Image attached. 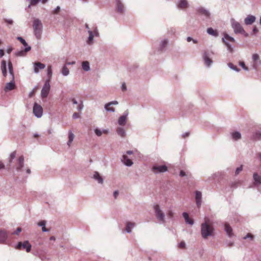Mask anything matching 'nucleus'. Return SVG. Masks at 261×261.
Returning <instances> with one entry per match:
<instances>
[{
  "label": "nucleus",
  "mask_w": 261,
  "mask_h": 261,
  "mask_svg": "<svg viewBox=\"0 0 261 261\" xmlns=\"http://www.w3.org/2000/svg\"><path fill=\"white\" fill-rule=\"evenodd\" d=\"M8 70L9 73L10 74L11 76V80L10 82L6 83V86L4 88V90L5 92H7L9 91L12 90L14 89L16 87L14 79V73L13 71V65L12 62L9 61L8 63Z\"/></svg>",
  "instance_id": "obj_1"
},
{
  "label": "nucleus",
  "mask_w": 261,
  "mask_h": 261,
  "mask_svg": "<svg viewBox=\"0 0 261 261\" xmlns=\"http://www.w3.org/2000/svg\"><path fill=\"white\" fill-rule=\"evenodd\" d=\"M33 27L35 36L37 39H40L41 37L43 29L41 21L38 18L35 19L33 21Z\"/></svg>",
  "instance_id": "obj_2"
},
{
  "label": "nucleus",
  "mask_w": 261,
  "mask_h": 261,
  "mask_svg": "<svg viewBox=\"0 0 261 261\" xmlns=\"http://www.w3.org/2000/svg\"><path fill=\"white\" fill-rule=\"evenodd\" d=\"M153 210L154 212L155 216L159 222L160 224L165 223V215L164 212L162 210L160 205L158 204H154L153 205Z\"/></svg>",
  "instance_id": "obj_3"
},
{
  "label": "nucleus",
  "mask_w": 261,
  "mask_h": 261,
  "mask_svg": "<svg viewBox=\"0 0 261 261\" xmlns=\"http://www.w3.org/2000/svg\"><path fill=\"white\" fill-rule=\"evenodd\" d=\"M201 236L204 239L212 235L213 228L206 222L203 223L201 226Z\"/></svg>",
  "instance_id": "obj_4"
},
{
  "label": "nucleus",
  "mask_w": 261,
  "mask_h": 261,
  "mask_svg": "<svg viewBox=\"0 0 261 261\" xmlns=\"http://www.w3.org/2000/svg\"><path fill=\"white\" fill-rule=\"evenodd\" d=\"M222 41L226 46L227 50L229 52L232 53L233 51V46L229 43V42L234 43L236 42L234 38L230 36L227 34L224 33L223 37L222 38Z\"/></svg>",
  "instance_id": "obj_5"
},
{
  "label": "nucleus",
  "mask_w": 261,
  "mask_h": 261,
  "mask_svg": "<svg viewBox=\"0 0 261 261\" xmlns=\"http://www.w3.org/2000/svg\"><path fill=\"white\" fill-rule=\"evenodd\" d=\"M214 52L212 51H204L202 59L203 60L204 64L206 67H211L213 61L211 58L212 55H214Z\"/></svg>",
  "instance_id": "obj_6"
},
{
  "label": "nucleus",
  "mask_w": 261,
  "mask_h": 261,
  "mask_svg": "<svg viewBox=\"0 0 261 261\" xmlns=\"http://www.w3.org/2000/svg\"><path fill=\"white\" fill-rule=\"evenodd\" d=\"M231 24L235 34H244L245 33L241 24L234 19H231Z\"/></svg>",
  "instance_id": "obj_7"
},
{
  "label": "nucleus",
  "mask_w": 261,
  "mask_h": 261,
  "mask_svg": "<svg viewBox=\"0 0 261 261\" xmlns=\"http://www.w3.org/2000/svg\"><path fill=\"white\" fill-rule=\"evenodd\" d=\"M88 33L89 35L87 40V43L88 44H92L93 42V37L99 36L97 28L96 27H93L92 28V30H89Z\"/></svg>",
  "instance_id": "obj_8"
},
{
  "label": "nucleus",
  "mask_w": 261,
  "mask_h": 261,
  "mask_svg": "<svg viewBox=\"0 0 261 261\" xmlns=\"http://www.w3.org/2000/svg\"><path fill=\"white\" fill-rule=\"evenodd\" d=\"M50 85L48 80H46L42 87L41 92V96L42 98H46L49 93Z\"/></svg>",
  "instance_id": "obj_9"
},
{
  "label": "nucleus",
  "mask_w": 261,
  "mask_h": 261,
  "mask_svg": "<svg viewBox=\"0 0 261 261\" xmlns=\"http://www.w3.org/2000/svg\"><path fill=\"white\" fill-rule=\"evenodd\" d=\"M33 113L38 118L41 117L43 114L42 107L36 102L34 103L33 106Z\"/></svg>",
  "instance_id": "obj_10"
},
{
  "label": "nucleus",
  "mask_w": 261,
  "mask_h": 261,
  "mask_svg": "<svg viewBox=\"0 0 261 261\" xmlns=\"http://www.w3.org/2000/svg\"><path fill=\"white\" fill-rule=\"evenodd\" d=\"M252 66L253 69L257 70L261 65V61L258 54H254L252 57Z\"/></svg>",
  "instance_id": "obj_11"
},
{
  "label": "nucleus",
  "mask_w": 261,
  "mask_h": 261,
  "mask_svg": "<svg viewBox=\"0 0 261 261\" xmlns=\"http://www.w3.org/2000/svg\"><path fill=\"white\" fill-rule=\"evenodd\" d=\"M32 246L29 243V241H24L23 243H22L21 242H19L16 247V248L17 249H20L21 248L23 249H25L26 250V251L27 252H30L31 250Z\"/></svg>",
  "instance_id": "obj_12"
},
{
  "label": "nucleus",
  "mask_w": 261,
  "mask_h": 261,
  "mask_svg": "<svg viewBox=\"0 0 261 261\" xmlns=\"http://www.w3.org/2000/svg\"><path fill=\"white\" fill-rule=\"evenodd\" d=\"M128 114L129 112L128 110H127L123 113L122 115L119 118L118 120V123L119 125L124 126L125 125Z\"/></svg>",
  "instance_id": "obj_13"
},
{
  "label": "nucleus",
  "mask_w": 261,
  "mask_h": 261,
  "mask_svg": "<svg viewBox=\"0 0 261 261\" xmlns=\"http://www.w3.org/2000/svg\"><path fill=\"white\" fill-rule=\"evenodd\" d=\"M152 170L155 173L165 172L167 171V167L166 165H154Z\"/></svg>",
  "instance_id": "obj_14"
},
{
  "label": "nucleus",
  "mask_w": 261,
  "mask_h": 261,
  "mask_svg": "<svg viewBox=\"0 0 261 261\" xmlns=\"http://www.w3.org/2000/svg\"><path fill=\"white\" fill-rule=\"evenodd\" d=\"M24 166V156L20 155L17 160L15 169L17 171H21Z\"/></svg>",
  "instance_id": "obj_15"
},
{
  "label": "nucleus",
  "mask_w": 261,
  "mask_h": 261,
  "mask_svg": "<svg viewBox=\"0 0 261 261\" xmlns=\"http://www.w3.org/2000/svg\"><path fill=\"white\" fill-rule=\"evenodd\" d=\"M224 230L225 232L226 233L228 237L231 238L233 236V230L232 227L230 226V225L225 222L224 224Z\"/></svg>",
  "instance_id": "obj_16"
},
{
  "label": "nucleus",
  "mask_w": 261,
  "mask_h": 261,
  "mask_svg": "<svg viewBox=\"0 0 261 261\" xmlns=\"http://www.w3.org/2000/svg\"><path fill=\"white\" fill-rule=\"evenodd\" d=\"M8 237V233L5 230H0V244H6Z\"/></svg>",
  "instance_id": "obj_17"
},
{
  "label": "nucleus",
  "mask_w": 261,
  "mask_h": 261,
  "mask_svg": "<svg viewBox=\"0 0 261 261\" xmlns=\"http://www.w3.org/2000/svg\"><path fill=\"white\" fill-rule=\"evenodd\" d=\"M121 162L127 167H130L133 164V161L128 158L126 154H123L121 158Z\"/></svg>",
  "instance_id": "obj_18"
},
{
  "label": "nucleus",
  "mask_w": 261,
  "mask_h": 261,
  "mask_svg": "<svg viewBox=\"0 0 261 261\" xmlns=\"http://www.w3.org/2000/svg\"><path fill=\"white\" fill-rule=\"evenodd\" d=\"M197 10L199 14L205 16L207 18L210 17L211 14L208 10L203 7H199L197 8Z\"/></svg>",
  "instance_id": "obj_19"
},
{
  "label": "nucleus",
  "mask_w": 261,
  "mask_h": 261,
  "mask_svg": "<svg viewBox=\"0 0 261 261\" xmlns=\"http://www.w3.org/2000/svg\"><path fill=\"white\" fill-rule=\"evenodd\" d=\"M45 67V65L40 62H36L34 64V71L37 73L39 72V69H43Z\"/></svg>",
  "instance_id": "obj_20"
},
{
  "label": "nucleus",
  "mask_w": 261,
  "mask_h": 261,
  "mask_svg": "<svg viewBox=\"0 0 261 261\" xmlns=\"http://www.w3.org/2000/svg\"><path fill=\"white\" fill-rule=\"evenodd\" d=\"M202 193L201 192L196 191L195 192V200L198 207H199L201 204Z\"/></svg>",
  "instance_id": "obj_21"
},
{
  "label": "nucleus",
  "mask_w": 261,
  "mask_h": 261,
  "mask_svg": "<svg viewBox=\"0 0 261 261\" xmlns=\"http://www.w3.org/2000/svg\"><path fill=\"white\" fill-rule=\"evenodd\" d=\"M255 19L256 18L254 16L250 15L245 18L244 22L246 25H250L255 21Z\"/></svg>",
  "instance_id": "obj_22"
},
{
  "label": "nucleus",
  "mask_w": 261,
  "mask_h": 261,
  "mask_svg": "<svg viewBox=\"0 0 261 261\" xmlns=\"http://www.w3.org/2000/svg\"><path fill=\"white\" fill-rule=\"evenodd\" d=\"M93 178L96 180L99 184H102L103 182V179L100 175L99 173L97 171H95L93 175Z\"/></svg>",
  "instance_id": "obj_23"
},
{
  "label": "nucleus",
  "mask_w": 261,
  "mask_h": 261,
  "mask_svg": "<svg viewBox=\"0 0 261 261\" xmlns=\"http://www.w3.org/2000/svg\"><path fill=\"white\" fill-rule=\"evenodd\" d=\"M136 225V223L134 222H127L126 223L125 231L130 233L132 232V229L134 228Z\"/></svg>",
  "instance_id": "obj_24"
},
{
  "label": "nucleus",
  "mask_w": 261,
  "mask_h": 261,
  "mask_svg": "<svg viewBox=\"0 0 261 261\" xmlns=\"http://www.w3.org/2000/svg\"><path fill=\"white\" fill-rule=\"evenodd\" d=\"M17 39L19 40L24 46L25 51H30L31 49V47L29 46L25 40L21 37H17Z\"/></svg>",
  "instance_id": "obj_25"
},
{
  "label": "nucleus",
  "mask_w": 261,
  "mask_h": 261,
  "mask_svg": "<svg viewBox=\"0 0 261 261\" xmlns=\"http://www.w3.org/2000/svg\"><path fill=\"white\" fill-rule=\"evenodd\" d=\"M177 7L180 9H184L188 7V2L187 0H179L177 2Z\"/></svg>",
  "instance_id": "obj_26"
},
{
  "label": "nucleus",
  "mask_w": 261,
  "mask_h": 261,
  "mask_svg": "<svg viewBox=\"0 0 261 261\" xmlns=\"http://www.w3.org/2000/svg\"><path fill=\"white\" fill-rule=\"evenodd\" d=\"M116 5L117 9V11L120 13H122L124 11V8L123 5L119 0H116Z\"/></svg>",
  "instance_id": "obj_27"
},
{
  "label": "nucleus",
  "mask_w": 261,
  "mask_h": 261,
  "mask_svg": "<svg viewBox=\"0 0 261 261\" xmlns=\"http://www.w3.org/2000/svg\"><path fill=\"white\" fill-rule=\"evenodd\" d=\"M1 70L3 75L6 77L7 75V62L5 60H2L1 62Z\"/></svg>",
  "instance_id": "obj_28"
},
{
  "label": "nucleus",
  "mask_w": 261,
  "mask_h": 261,
  "mask_svg": "<svg viewBox=\"0 0 261 261\" xmlns=\"http://www.w3.org/2000/svg\"><path fill=\"white\" fill-rule=\"evenodd\" d=\"M94 133L98 137H100L102 135V133L108 134L109 133V130L108 129H103L101 130L96 128L94 129Z\"/></svg>",
  "instance_id": "obj_29"
},
{
  "label": "nucleus",
  "mask_w": 261,
  "mask_h": 261,
  "mask_svg": "<svg viewBox=\"0 0 261 261\" xmlns=\"http://www.w3.org/2000/svg\"><path fill=\"white\" fill-rule=\"evenodd\" d=\"M182 216L184 218L185 222L187 224H190L191 225L194 224V221L192 219H190L189 215L187 213L184 212L182 213Z\"/></svg>",
  "instance_id": "obj_30"
},
{
  "label": "nucleus",
  "mask_w": 261,
  "mask_h": 261,
  "mask_svg": "<svg viewBox=\"0 0 261 261\" xmlns=\"http://www.w3.org/2000/svg\"><path fill=\"white\" fill-rule=\"evenodd\" d=\"M82 67L84 71L88 72L91 69L90 63L88 61H85L82 63Z\"/></svg>",
  "instance_id": "obj_31"
},
{
  "label": "nucleus",
  "mask_w": 261,
  "mask_h": 261,
  "mask_svg": "<svg viewBox=\"0 0 261 261\" xmlns=\"http://www.w3.org/2000/svg\"><path fill=\"white\" fill-rule=\"evenodd\" d=\"M168 42V40L167 38L164 39L162 40H161L159 44V49L161 51L163 50L165 47L167 45Z\"/></svg>",
  "instance_id": "obj_32"
},
{
  "label": "nucleus",
  "mask_w": 261,
  "mask_h": 261,
  "mask_svg": "<svg viewBox=\"0 0 261 261\" xmlns=\"http://www.w3.org/2000/svg\"><path fill=\"white\" fill-rule=\"evenodd\" d=\"M207 33L214 37H217L219 36L218 32L217 30H214L212 28H208L207 29Z\"/></svg>",
  "instance_id": "obj_33"
},
{
  "label": "nucleus",
  "mask_w": 261,
  "mask_h": 261,
  "mask_svg": "<svg viewBox=\"0 0 261 261\" xmlns=\"http://www.w3.org/2000/svg\"><path fill=\"white\" fill-rule=\"evenodd\" d=\"M253 179L254 180L255 185H261V176H259L257 173H254Z\"/></svg>",
  "instance_id": "obj_34"
},
{
  "label": "nucleus",
  "mask_w": 261,
  "mask_h": 261,
  "mask_svg": "<svg viewBox=\"0 0 261 261\" xmlns=\"http://www.w3.org/2000/svg\"><path fill=\"white\" fill-rule=\"evenodd\" d=\"M116 132L117 134L121 137L123 138L125 136L126 132L123 128L119 127L117 128Z\"/></svg>",
  "instance_id": "obj_35"
},
{
  "label": "nucleus",
  "mask_w": 261,
  "mask_h": 261,
  "mask_svg": "<svg viewBox=\"0 0 261 261\" xmlns=\"http://www.w3.org/2000/svg\"><path fill=\"white\" fill-rule=\"evenodd\" d=\"M231 137L234 140H238L241 138V133L239 132H234L231 133Z\"/></svg>",
  "instance_id": "obj_36"
},
{
  "label": "nucleus",
  "mask_w": 261,
  "mask_h": 261,
  "mask_svg": "<svg viewBox=\"0 0 261 261\" xmlns=\"http://www.w3.org/2000/svg\"><path fill=\"white\" fill-rule=\"evenodd\" d=\"M111 106L110 104H109L108 103H106L105 105V107H104L105 110L107 112H115V108L113 107H111Z\"/></svg>",
  "instance_id": "obj_37"
},
{
  "label": "nucleus",
  "mask_w": 261,
  "mask_h": 261,
  "mask_svg": "<svg viewBox=\"0 0 261 261\" xmlns=\"http://www.w3.org/2000/svg\"><path fill=\"white\" fill-rule=\"evenodd\" d=\"M61 73L64 76H67L69 73V71L66 65L64 66L62 68Z\"/></svg>",
  "instance_id": "obj_38"
},
{
  "label": "nucleus",
  "mask_w": 261,
  "mask_h": 261,
  "mask_svg": "<svg viewBox=\"0 0 261 261\" xmlns=\"http://www.w3.org/2000/svg\"><path fill=\"white\" fill-rule=\"evenodd\" d=\"M28 51H25L24 48L23 50L16 51L15 55L17 57H22L25 56V53Z\"/></svg>",
  "instance_id": "obj_39"
},
{
  "label": "nucleus",
  "mask_w": 261,
  "mask_h": 261,
  "mask_svg": "<svg viewBox=\"0 0 261 261\" xmlns=\"http://www.w3.org/2000/svg\"><path fill=\"white\" fill-rule=\"evenodd\" d=\"M16 152L15 151L12 152L10 154L9 157L8 158V161L10 163H12L13 160L16 157Z\"/></svg>",
  "instance_id": "obj_40"
},
{
  "label": "nucleus",
  "mask_w": 261,
  "mask_h": 261,
  "mask_svg": "<svg viewBox=\"0 0 261 261\" xmlns=\"http://www.w3.org/2000/svg\"><path fill=\"white\" fill-rule=\"evenodd\" d=\"M228 67L232 70L236 71V72H239L240 70V69H239L236 66L234 65L232 63H229L228 64Z\"/></svg>",
  "instance_id": "obj_41"
},
{
  "label": "nucleus",
  "mask_w": 261,
  "mask_h": 261,
  "mask_svg": "<svg viewBox=\"0 0 261 261\" xmlns=\"http://www.w3.org/2000/svg\"><path fill=\"white\" fill-rule=\"evenodd\" d=\"M173 215H174V212H173V211L172 210H170V209L168 211V212H167V216L168 217V218L172 219V218L173 217Z\"/></svg>",
  "instance_id": "obj_42"
},
{
  "label": "nucleus",
  "mask_w": 261,
  "mask_h": 261,
  "mask_svg": "<svg viewBox=\"0 0 261 261\" xmlns=\"http://www.w3.org/2000/svg\"><path fill=\"white\" fill-rule=\"evenodd\" d=\"M74 138V135L72 132V131L70 130L68 132V140L73 141Z\"/></svg>",
  "instance_id": "obj_43"
},
{
  "label": "nucleus",
  "mask_w": 261,
  "mask_h": 261,
  "mask_svg": "<svg viewBox=\"0 0 261 261\" xmlns=\"http://www.w3.org/2000/svg\"><path fill=\"white\" fill-rule=\"evenodd\" d=\"M61 9V8L60 6H57L55 9H54L52 13L54 14H57L59 13Z\"/></svg>",
  "instance_id": "obj_44"
},
{
  "label": "nucleus",
  "mask_w": 261,
  "mask_h": 261,
  "mask_svg": "<svg viewBox=\"0 0 261 261\" xmlns=\"http://www.w3.org/2000/svg\"><path fill=\"white\" fill-rule=\"evenodd\" d=\"M46 223V221L42 220L38 223V225L39 226L42 227H42L45 226Z\"/></svg>",
  "instance_id": "obj_45"
},
{
  "label": "nucleus",
  "mask_w": 261,
  "mask_h": 261,
  "mask_svg": "<svg viewBox=\"0 0 261 261\" xmlns=\"http://www.w3.org/2000/svg\"><path fill=\"white\" fill-rule=\"evenodd\" d=\"M243 170V166L241 165L239 167H238L235 171V174L237 175L240 173L241 171H242Z\"/></svg>",
  "instance_id": "obj_46"
},
{
  "label": "nucleus",
  "mask_w": 261,
  "mask_h": 261,
  "mask_svg": "<svg viewBox=\"0 0 261 261\" xmlns=\"http://www.w3.org/2000/svg\"><path fill=\"white\" fill-rule=\"evenodd\" d=\"M240 65L246 71H248V68L246 66L245 63L244 62H240Z\"/></svg>",
  "instance_id": "obj_47"
},
{
  "label": "nucleus",
  "mask_w": 261,
  "mask_h": 261,
  "mask_svg": "<svg viewBox=\"0 0 261 261\" xmlns=\"http://www.w3.org/2000/svg\"><path fill=\"white\" fill-rule=\"evenodd\" d=\"M83 108H84V105H83V101H81L80 102V103L79 104L78 107H77V110L78 111H81L83 109Z\"/></svg>",
  "instance_id": "obj_48"
},
{
  "label": "nucleus",
  "mask_w": 261,
  "mask_h": 261,
  "mask_svg": "<svg viewBox=\"0 0 261 261\" xmlns=\"http://www.w3.org/2000/svg\"><path fill=\"white\" fill-rule=\"evenodd\" d=\"M51 75H52V69H51V66H50L47 68V75L49 77H51Z\"/></svg>",
  "instance_id": "obj_49"
},
{
  "label": "nucleus",
  "mask_w": 261,
  "mask_h": 261,
  "mask_svg": "<svg viewBox=\"0 0 261 261\" xmlns=\"http://www.w3.org/2000/svg\"><path fill=\"white\" fill-rule=\"evenodd\" d=\"M31 3V5H32V6H35L37 4H38L40 0H28Z\"/></svg>",
  "instance_id": "obj_50"
},
{
  "label": "nucleus",
  "mask_w": 261,
  "mask_h": 261,
  "mask_svg": "<svg viewBox=\"0 0 261 261\" xmlns=\"http://www.w3.org/2000/svg\"><path fill=\"white\" fill-rule=\"evenodd\" d=\"M22 229L20 227L17 228L16 230L12 233L13 234L18 235L21 231Z\"/></svg>",
  "instance_id": "obj_51"
},
{
  "label": "nucleus",
  "mask_w": 261,
  "mask_h": 261,
  "mask_svg": "<svg viewBox=\"0 0 261 261\" xmlns=\"http://www.w3.org/2000/svg\"><path fill=\"white\" fill-rule=\"evenodd\" d=\"M250 238L251 240L253 239V236L251 233H248L245 237H244V239H247Z\"/></svg>",
  "instance_id": "obj_52"
},
{
  "label": "nucleus",
  "mask_w": 261,
  "mask_h": 261,
  "mask_svg": "<svg viewBox=\"0 0 261 261\" xmlns=\"http://www.w3.org/2000/svg\"><path fill=\"white\" fill-rule=\"evenodd\" d=\"M5 21L8 24H12L13 23V21L12 19H5Z\"/></svg>",
  "instance_id": "obj_53"
},
{
  "label": "nucleus",
  "mask_w": 261,
  "mask_h": 261,
  "mask_svg": "<svg viewBox=\"0 0 261 261\" xmlns=\"http://www.w3.org/2000/svg\"><path fill=\"white\" fill-rule=\"evenodd\" d=\"M178 247L180 248H184L186 247V244L184 241H181L178 245Z\"/></svg>",
  "instance_id": "obj_54"
},
{
  "label": "nucleus",
  "mask_w": 261,
  "mask_h": 261,
  "mask_svg": "<svg viewBox=\"0 0 261 261\" xmlns=\"http://www.w3.org/2000/svg\"><path fill=\"white\" fill-rule=\"evenodd\" d=\"M118 195H119V191L118 190H116L114 192L113 196L115 199L117 198Z\"/></svg>",
  "instance_id": "obj_55"
},
{
  "label": "nucleus",
  "mask_w": 261,
  "mask_h": 261,
  "mask_svg": "<svg viewBox=\"0 0 261 261\" xmlns=\"http://www.w3.org/2000/svg\"><path fill=\"white\" fill-rule=\"evenodd\" d=\"M187 174L186 173L183 171V170H181L180 171V173H179V176H181V177H184V176H187Z\"/></svg>",
  "instance_id": "obj_56"
},
{
  "label": "nucleus",
  "mask_w": 261,
  "mask_h": 261,
  "mask_svg": "<svg viewBox=\"0 0 261 261\" xmlns=\"http://www.w3.org/2000/svg\"><path fill=\"white\" fill-rule=\"evenodd\" d=\"M80 117L79 114L77 113H74L72 115V118L74 119H77Z\"/></svg>",
  "instance_id": "obj_57"
},
{
  "label": "nucleus",
  "mask_w": 261,
  "mask_h": 261,
  "mask_svg": "<svg viewBox=\"0 0 261 261\" xmlns=\"http://www.w3.org/2000/svg\"><path fill=\"white\" fill-rule=\"evenodd\" d=\"M121 90L123 91H125L126 90V86L124 83H122L121 85Z\"/></svg>",
  "instance_id": "obj_58"
},
{
  "label": "nucleus",
  "mask_w": 261,
  "mask_h": 261,
  "mask_svg": "<svg viewBox=\"0 0 261 261\" xmlns=\"http://www.w3.org/2000/svg\"><path fill=\"white\" fill-rule=\"evenodd\" d=\"M109 104H110L111 106L112 105H117L118 104V102L116 100L112 101L110 102H108Z\"/></svg>",
  "instance_id": "obj_59"
},
{
  "label": "nucleus",
  "mask_w": 261,
  "mask_h": 261,
  "mask_svg": "<svg viewBox=\"0 0 261 261\" xmlns=\"http://www.w3.org/2000/svg\"><path fill=\"white\" fill-rule=\"evenodd\" d=\"M238 184V182L232 183L231 185V188H233V189L236 188L237 187V184Z\"/></svg>",
  "instance_id": "obj_60"
},
{
  "label": "nucleus",
  "mask_w": 261,
  "mask_h": 261,
  "mask_svg": "<svg viewBox=\"0 0 261 261\" xmlns=\"http://www.w3.org/2000/svg\"><path fill=\"white\" fill-rule=\"evenodd\" d=\"M189 135H190L189 132H186V133L182 134V138H185L186 137H188L189 136Z\"/></svg>",
  "instance_id": "obj_61"
},
{
  "label": "nucleus",
  "mask_w": 261,
  "mask_h": 261,
  "mask_svg": "<svg viewBox=\"0 0 261 261\" xmlns=\"http://www.w3.org/2000/svg\"><path fill=\"white\" fill-rule=\"evenodd\" d=\"M5 165L1 161H0V170L5 169Z\"/></svg>",
  "instance_id": "obj_62"
},
{
  "label": "nucleus",
  "mask_w": 261,
  "mask_h": 261,
  "mask_svg": "<svg viewBox=\"0 0 261 261\" xmlns=\"http://www.w3.org/2000/svg\"><path fill=\"white\" fill-rule=\"evenodd\" d=\"M12 47H11V46H9L7 49V52L8 53V54H10L12 51Z\"/></svg>",
  "instance_id": "obj_63"
},
{
  "label": "nucleus",
  "mask_w": 261,
  "mask_h": 261,
  "mask_svg": "<svg viewBox=\"0 0 261 261\" xmlns=\"http://www.w3.org/2000/svg\"><path fill=\"white\" fill-rule=\"evenodd\" d=\"M71 100H72V102L73 104H74V105H77L78 104V102L77 101V100L75 98H72Z\"/></svg>",
  "instance_id": "obj_64"
}]
</instances>
